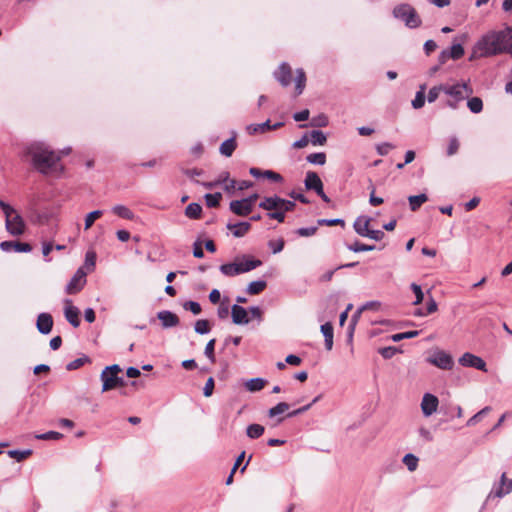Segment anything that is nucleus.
Returning a JSON list of instances; mask_svg holds the SVG:
<instances>
[{
	"instance_id": "nucleus-35",
	"label": "nucleus",
	"mask_w": 512,
	"mask_h": 512,
	"mask_svg": "<svg viewBox=\"0 0 512 512\" xmlns=\"http://www.w3.org/2000/svg\"><path fill=\"white\" fill-rule=\"evenodd\" d=\"M467 107L472 113H480L483 109V102L479 97H472L467 101Z\"/></svg>"
},
{
	"instance_id": "nucleus-2",
	"label": "nucleus",
	"mask_w": 512,
	"mask_h": 512,
	"mask_svg": "<svg viewBox=\"0 0 512 512\" xmlns=\"http://www.w3.org/2000/svg\"><path fill=\"white\" fill-rule=\"evenodd\" d=\"M506 29L489 31L473 46L470 60L508 53Z\"/></svg>"
},
{
	"instance_id": "nucleus-6",
	"label": "nucleus",
	"mask_w": 512,
	"mask_h": 512,
	"mask_svg": "<svg viewBox=\"0 0 512 512\" xmlns=\"http://www.w3.org/2000/svg\"><path fill=\"white\" fill-rule=\"evenodd\" d=\"M295 202L283 199L277 195L264 197L259 203V207L268 211H292L295 208Z\"/></svg>"
},
{
	"instance_id": "nucleus-15",
	"label": "nucleus",
	"mask_w": 512,
	"mask_h": 512,
	"mask_svg": "<svg viewBox=\"0 0 512 512\" xmlns=\"http://www.w3.org/2000/svg\"><path fill=\"white\" fill-rule=\"evenodd\" d=\"M229 209L235 215L245 217L252 212L253 207L243 198L240 200L231 201L229 204Z\"/></svg>"
},
{
	"instance_id": "nucleus-64",
	"label": "nucleus",
	"mask_w": 512,
	"mask_h": 512,
	"mask_svg": "<svg viewBox=\"0 0 512 512\" xmlns=\"http://www.w3.org/2000/svg\"><path fill=\"white\" fill-rule=\"evenodd\" d=\"M214 379L212 377L208 378V380L205 383V386L203 388V394L205 397H209L212 395L214 390Z\"/></svg>"
},
{
	"instance_id": "nucleus-58",
	"label": "nucleus",
	"mask_w": 512,
	"mask_h": 512,
	"mask_svg": "<svg viewBox=\"0 0 512 512\" xmlns=\"http://www.w3.org/2000/svg\"><path fill=\"white\" fill-rule=\"evenodd\" d=\"M317 229L316 226L302 227L296 230V234L301 237H310L316 233Z\"/></svg>"
},
{
	"instance_id": "nucleus-11",
	"label": "nucleus",
	"mask_w": 512,
	"mask_h": 512,
	"mask_svg": "<svg viewBox=\"0 0 512 512\" xmlns=\"http://www.w3.org/2000/svg\"><path fill=\"white\" fill-rule=\"evenodd\" d=\"M85 283L86 272L83 270V268H79L67 284L66 292L68 294H75L83 288Z\"/></svg>"
},
{
	"instance_id": "nucleus-55",
	"label": "nucleus",
	"mask_w": 512,
	"mask_h": 512,
	"mask_svg": "<svg viewBox=\"0 0 512 512\" xmlns=\"http://www.w3.org/2000/svg\"><path fill=\"white\" fill-rule=\"evenodd\" d=\"M395 146L389 142H383L376 146L377 153L381 156L387 155Z\"/></svg>"
},
{
	"instance_id": "nucleus-27",
	"label": "nucleus",
	"mask_w": 512,
	"mask_h": 512,
	"mask_svg": "<svg viewBox=\"0 0 512 512\" xmlns=\"http://www.w3.org/2000/svg\"><path fill=\"white\" fill-rule=\"evenodd\" d=\"M306 84V75L303 69L299 68L296 70L295 77V90L296 95L302 94Z\"/></svg>"
},
{
	"instance_id": "nucleus-59",
	"label": "nucleus",
	"mask_w": 512,
	"mask_h": 512,
	"mask_svg": "<svg viewBox=\"0 0 512 512\" xmlns=\"http://www.w3.org/2000/svg\"><path fill=\"white\" fill-rule=\"evenodd\" d=\"M398 349L393 346L384 347L379 350V353L384 359H390L392 358L396 353Z\"/></svg>"
},
{
	"instance_id": "nucleus-26",
	"label": "nucleus",
	"mask_w": 512,
	"mask_h": 512,
	"mask_svg": "<svg viewBox=\"0 0 512 512\" xmlns=\"http://www.w3.org/2000/svg\"><path fill=\"white\" fill-rule=\"evenodd\" d=\"M410 209L412 211H417L422 204L428 201V197L426 194L422 193L419 195H412L408 197Z\"/></svg>"
},
{
	"instance_id": "nucleus-23",
	"label": "nucleus",
	"mask_w": 512,
	"mask_h": 512,
	"mask_svg": "<svg viewBox=\"0 0 512 512\" xmlns=\"http://www.w3.org/2000/svg\"><path fill=\"white\" fill-rule=\"evenodd\" d=\"M370 221H371L370 217H367V216L358 217L353 224L355 232L362 237H366L370 230L369 229Z\"/></svg>"
},
{
	"instance_id": "nucleus-20",
	"label": "nucleus",
	"mask_w": 512,
	"mask_h": 512,
	"mask_svg": "<svg viewBox=\"0 0 512 512\" xmlns=\"http://www.w3.org/2000/svg\"><path fill=\"white\" fill-rule=\"evenodd\" d=\"M281 126H283L282 122H278V123H275L274 125H271L270 120H267L260 124H250L246 127V130H247L248 134L254 135V134H258V133H265L269 130L277 129Z\"/></svg>"
},
{
	"instance_id": "nucleus-9",
	"label": "nucleus",
	"mask_w": 512,
	"mask_h": 512,
	"mask_svg": "<svg viewBox=\"0 0 512 512\" xmlns=\"http://www.w3.org/2000/svg\"><path fill=\"white\" fill-rule=\"evenodd\" d=\"M427 362L443 370H451L454 365L452 356L444 350H435L428 358Z\"/></svg>"
},
{
	"instance_id": "nucleus-19",
	"label": "nucleus",
	"mask_w": 512,
	"mask_h": 512,
	"mask_svg": "<svg viewBox=\"0 0 512 512\" xmlns=\"http://www.w3.org/2000/svg\"><path fill=\"white\" fill-rule=\"evenodd\" d=\"M305 188L315 192H321L323 188L322 180L316 172L308 171L304 180Z\"/></svg>"
},
{
	"instance_id": "nucleus-3",
	"label": "nucleus",
	"mask_w": 512,
	"mask_h": 512,
	"mask_svg": "<svg viewBox=\"0 0 512 512\" xmlns=\"http://www.w3.org/2000/svg\"><path fill=\"white\" fill-rule=\"evenodd\" d=\"M261 265V260L253 259L248 255H242L241 257H237L232 263L222 264L219 269L223 275L234 277L254 270Z\"/></svg>"
},
{
	"instance_id": "nucleus-38",
	"label": "nucleus",
	"mask_w": 512,
	"mask_h": 512,
	"mask_svg": "<svg viewBox=\"0 0 512 512\" xmlns=\"http://www.w3.org/2000/svg\"><path fill=\"white\" fill-rule=\"evenodd\" d=\"M103 215L101 210H94L88 213L85 217V230H88L92 227L94 222Z\"/></svg>"
},
{
	"instance_id": "nucleus-34",
	"label": "nucleus",
	"mask_w": 512,
	"mask_h": 512,
	"mask_svg": "<svg viewBox=\"0 0 512 512\" xmlns=\"http://www.w3.org/2000/svg\"><path fill=\"white\" fill-rule=\"evenodd\" d=\"M425 104V86H421L420 90L416 92L415 98L412 100V107L420 109Z\"/></svg>"
},
{
	"instance_id": "nucleus-61",
	"label": "nucleus",
	"mask_w": 512,
	"mask_h": 512,
	"mask_svg": "<svg viewBox=\"0 0 512 512\" xmlns=\"http://www.w3.org/2000/svg\"><path fill=\"white\" fill-rule=\"evenodd\" d=\"M263 177H265L273 182H282L283 181V177L279 173H276L272 170H265L263 172Z\"/></svg>"
},
{
	"instance_id": "nucleus-29",
	"label": "nucleus",
	"mask_w": 512,
	"mask_h": 512,
	"mask_svg": "<svg viewBox=\"0 0 512 512\" xmlns=\"http://www.w3.org/2000/svg\"><path fill=\"white\" fill-rule=\"evenodd\" d=\"M112 212L119 216L120 218H123V219H127V220H132L134 219V213L126 206L124 205H115L113 208H112Z\"/></svg>"
},
{
	"instance_id": "nucleus-63",
	"label": "nucleus",
	"mask_w": 512,
	"mask_h": 512,
	"mask_svg": "<svg viewBox=\"0 0 512 512\" xmlns=\"http://www.w3.org/2000/svg\"><path fill=\"white\" fill-rule=\"evenodd\" d=\"M217 315H218V317L220 319H226L228 317V315H229V306H228V304L225 301H223L219 305V307L217 309Z\"/></svg>"
},
{
	"instance_id": "nucleus-32",
	"label": "nucleus",
	"mask_w": 512,
	"mask_h": 512,
	"mask_svg": "<svg viewBox=\"0 0 512 512\" xmlns=\"http://www.w3.org/2000/svg\"><path fill=\"white\" fill-rule=\"evenodd\" d=\"M264 431V426L260 424H250L246 429V434L251 439H257L263 435Z\"/></svg>"
},
{
	"instance_id": "nucleus-25",
	"label": "nucleus",
	"mask_w": 512,
	"mask_h": 512,
	"mask_svg": "<svg viewBox=\"0 0 512 512\" xmlns=\"http://www.w3.org/2000/svg\"><path fill=\"white\" fill-rule=\"evenodd\" d=\"M237 148L236 143V133H233V136L227 140H225L219 148L220 153L225 157L232 156L233 152Z\"/></svg>"
},
{
	"instance_id": "nucleus-30",
	"label": "nucleus",
	"mask_w": 512,
	"mask_h": 512,
	"mask_svg": "<svg viewBox=\"0 0 512 512\" xmlns=\"http://www.w3.org/2000/svg\"><path fill=\"white\" fill-rule=\"evenodd\" d=\"M202 207L198 203H190L185 208V215L190 219H199L201 217Z\"/></svg>"
},
{
	"instance_id": "nucleus-43",
	"label": "nucleus",
	"mask_w": 512,
	"mask_h": 512,
	"mask_svg": "<svg viewBox=\"0 0 512 512\" xmlns=\"http://www.w3.org/2000/svg\"><path fill=\"white\" fill-rule=\"evenodd\" d=\"M89 361H90V359L87 356L77 358V359L69 362L66 366V369L68 371L76 370V369L82 367L85 363H88Z\"/></svg>"
},
{
	"instance_id": "nucleus-28",
	"label": "nucleus",
	"mask_w": 512,
	"mask_h": 512,
	"mask_svg": "<svg viewBox=\"0 0 512 512\" xmlns=\"http://www.w3.org/2000/svg\"><path fill=\"white\" fill-rule=\"evenodd\" d=\"M266 380L263 378H252L245 383V387L250 392H257L264 388Z\"/></svg>"
},
{
	"instance_id": "nucleus-40",
	"label": "nucleus",
	"mask_w": 512,
	"mask_h": 512,
	"mask_svg": "<svg viewBox=\"0 0 512 512\" xmlns=\"http://www.w3.org/2000/svg\"><path fill=\"white\" fill-rule=\"evenodd\" d=\"M221 198H222V195L219 192H216L213 194H210V193L206 194L205 195L206 205L210 208H215V207L219 206Z\"/></svg>"
},
{
	"instance_id": "nucleus-8",
	"label": "nucleus",
	"mask_w": 512,
	"mask_h": 512,
	"mask_svg": "<svg viewBox=\"0 0 512 512\" xmlns=\"http://www.w3.org/2000/svg\"><path fill=\"white\" fill-rule=\"evenodd\" d=\"M443 92L451 98L464 100L472 93V88L465 82L456 84H442Z\"/></svg>"
},
{
	"instance_id": "nucleus-7",
	"label": "nucleus",
	"mask_w": 512,
	"mask_h": 512,
	"mask_svg": "<svg viewBox=\"0 0 512 512\" xmlns=\"http://www.w3.org/2000/svg\"><path fill=\"white\" fill-rule=\"evenodd\" d=\"M5 227L12 236H20L25 231V222L22 216L14 209V213L5 216Z\"/></svg>"
},
{
	"instance_id": "nucleus-42",
	"label": "nucleus",
	"mask_w": 512,
	"mask_h": 512,
	"mask_svg": "<svg viewBox=\"0 0 512 512\" xmlns=\"http://www.w3.org/2000/svg\"><path fill=\"white\" fill-rule=\"evenodd\" d=\"M9 456L11 458H14L16 459L18 462L26 459L27 457H29L31 454H32V450L30 449H27V450H10L8 452Z\"/></svg>"
},
{
	"instance_id": "nucleus-37",
	"label": "nucleus",
	"mask_w": 512,
	"mask_h": 512,
	"mask_svg": "<svg viewBox=\"0 0 512 512\" xmlns=\"http://www.w3.org/2000/svg\"><path fill=\"white\" fill-rule=\"evenodd\" d=\"M194 330L197 334L204 335L209 333L210 325L209 321L205 319H199L195 322Z\"/></svg>"
},
{
	"instance_id": "nucleus-60",
	"label": "nucleus",
	"mask_w": 512,
	"mask_h": 512,
	"mask_svg": "<svg viewBox=\"0 0 512 512\" xmlns=\"http://www.w3.org/2000/svg\"><path fill=\"white\" fill-rule=\"evenodd\" d=\"M96 263V254L93 251H88L85 255V266L88 269H93Z\"/></svg>"
},
{
	"instance_id": "nucleus-1",
	"label": "nucleus",
	"mask_w": 512,
	"mask_h": 512,
	"mask_svg": "<svg viewBox=\"0 0 512 512\" xmlns=\"http://www.w3.org/2000/svg\"><path fill=\"white\" fill-rule=\"evenodd\" d=\"M70 148L64 149L60 154H56L49 147L42 143L32 144L28 149L34 168L42 174H60L63 167L59 161L62 155H67Z\"/></svg>"
},
{
	"instance_id": "nucleus-44",
	"label": "nucleus",
	"mask_w": 512,
	"mask_h": 512,
	"mask_svg": "<svg viewBox=\"0 0 512 512\" xmlns=\"http://www.w3.org/2000/svg\"><path fill=\"white\" fill-rule=\"evenodd\" d=\"M491 410V407L489 406H486L484 407L483 409H481L479 412H477L475 415H473L468 421H467V426H473L475 425L478 421L481 420V418L485 415H487Z\"/></svg>"
},
{
	"instance_id": "nucleus-47",
	"label": "nucleus",
	"mask_w": 512,
	"mask_h": 512,
	"mask_svg": "<svg viewBox=\"0 0 512 512\" xmlns=\"http://www.w3.org/2000/svg\"><path fill=\"white\" fill-rule=\"evenodd\" d=\"M348 249L357 253V252L372 251L375 249V246L363 244V243L356 241L354 244L349 245Z\"/></svg>"
},
{
	"instance_id": "nucleus-62",
	"label": "nucleus",
	"mask_w": 512,
	"mask_h": 512,
	"mask_svg": "<svg viewBox=\"0 0 512 512\" xmlns=\"http://www.w3.org/2000/svg\"><path fill=\"white\" fill-rule=\"evenodd\" d=\"M321 332L325 338H333L334 332H333V326L330 322L324 323L321 325Z\"/></svg>"
},
{
	"instance_id": "nucleus-24",
	"label": "nucleus",
	"mask_w": 512,
	"mask_h": 512,
	"mask_svg": "<svg viewBox=\"0 0 512 512\" xmlns=\"http://www.w3.org/2000/svg\"><path fill=\"white\" fill-rule=\"evenodd\" d=\"M227 229L232 232L235 237H243L251 228V224L249 222H239V223H228Z\"/></svg>"
},
{
	"instance_id": "nucleus-39",
	"label": "nucleus",
	"mask_w": 512,
	"mask_h": 512,
	"mask_svg": "<svg viewBox=\"0 0 512 512\" xmlns=\"http://www.w3.org/2000/svg\"><path fill=\"white\" fill-rule=\"evenodd\" d=\"M307 161L315 165H324L326 162V154L323 152L312 153L307 156Z\"/></svg>"
},
{
	"instance_id": "nucleus-53",
	"label": "nucleus",
	"mask_w": 512,
	"mask_h": 512,
	"mask_svg": "<svg viewBox=\"0 0 512 512\" xmlns=\"http://www.w3.org/2000/svg\"><path fill=\"white\" fill-rule=\"evenodd\" d=\"M183 307L185 310L192 312L194 315L200 314L202 310L200 304L192 300L185 302Z\"/></svg>"
},
{
	"instance_id": "nucleus-18",
	"label": "nucleus",
	"mask_w": 512,
	"mask_h": 512,
	"mask_svg": "<svg viewBox=\"0 0 512 512\" xmlns=\"http://www.w3.org/2000/svg\"><path fill=\"white\" fill-rule=\"evenodd\" d=\"M0 249L4 252H30L32 246L28 243L16 242V241H3L0 243Z\"/></svg>"
},
{
	"instance_id": "nucleus-31",
	"label": "nucleus",
	"mask_w": 512,
	"mask_h": 512,
	"mask_svg": "<svg viewBox=\"0 0 512 512\" xmlns=\"http://www.w3.org/2000/svg\"><path fill=\"white\" fill-rule=\"evenodd\" d=\"M266 286L267 283L264 280L253 281L247 286L246 292L250 295H256L261 293Z\"/></svg>"
},
{
	"instance_id": "nucleus-17",
	"label": "nucleus",
	"mask_w": 512,
	"mask_h": 512,
	"mask_svg": "<svg viewBox=\"0 0 512 512\" xmlns=\"http://www.w3.org/2000/svg\"><path fill=\"white\" fill-rule=\"evenodd\" d=\"M36 327L41 334H49L53 327L52 316L49 313H40L37 317Z\"/></svg>"
},
{
	"instance_id": "nucleus-16",
	"label": "nucleus",
	"mask_w": 512,
	"mask_h": 512,
	"mask_svg": "<svg viewBox=\"0 0 512 512\" xmlns=\"http://www.w3.org/2000/svg\"><path fill=\"white\" fill-rule=\"evenodd\" d=\"M157 318L160 320L162 327L165 329L175 327L180 322L179 317L169 310L159 311L157 313Z\"/></svg>"
},
{
	"instance_id": "nucleus-4",
	"label": "nucleus",
	"mask_w": 512,
	"mask_h": 512,
	"mask_svg": "<svg viewBox=\"0 0 512 512\" xmlns=\"http://www.w3.org/2000/svg\"><path fill=\"white\" fill-rule=\"evenodd\" d=\"M122 371L118 364H113L105 367L101 374L102 392H106L118 387H123L126 382L125 379L118 374Z\"/></svg>"
},
{
	"instance_id": "nucleus-48",
	"label": "nucleus",
	"mask_w": 512,
	"mask_h": 512,
	"mask_svg": "<svg viewBox=\"0 0 512 512\" xmlns=\"http://www.w3.org/2000/svg\"><path fill=\"white\" fill-rule=\"evenodd\" d=\"M328 117L325 114H320L311 119L310 125L313 127H326L328 125Z\"/></svg>"
},
{
	"instance_id": "nucleus-41",
	"label": "nucleus",
	"mask_w": 512,
	"mask_h": 512,
	"mask_svg": "<svg viewBox=\"0 0 512 512\" xmlns=\"http://www.w3.org/2000/svg\"><path fill=\"white\" fill-rule=\"evenodd\" d=\"M289 404L286 402H280L276 406L272 407L268 411L269 417H275L277 415H280L284 412H286L289 409Z\"/></svg>"
},
{
	"instance_id": "nucleus-57",
	"label": "nucleus",
	"mask_w": 512,
	"mask_h": 512,
	"mask_svg": "<svg viewBox=\"0 0 512 512\" xmlns=\"http://www.w3.org/2000/svg\"><path fill=\"white\" fill-rule=\"evenodd\" d=\"M440 92H443L442 85L432 87L428 92V96H427L428 102L432 103V102L436 101Z\"/></svg>"
},
{
	"instance_id": "nucleus-51",
	"label": "nucleus",
	"mask_w": 512,
	"mask_h": 512,
	"mask_svg": "<svg viewBox=\"0 0 512 512\" xmlns=\"http://www.w3.org/2000/svg\"><path fill=\"white\" fill-rule=\"evenodd\" d=\"M215 342L216 340L215 339H211L210 341H208V343L206 344V347H205V350H204V354L205 356L212 362L214 363L215 362V354H214V347H215Z\"/></svg>"
},
{
	"instance_id": "nucleus-21",
	"label": "nucleus",
	"mask_w": 512,
	"mask_h": 512,
	"mask_svg": "<svg viewBox=\"0 0 512 512\" xmlns=\"http://www.w3.org/2000/svg\"><path fill=\"white\" fill-rule=\"evenodd\" d=\"M231 316L233 323L237 325H245L250 322L247 310L237 304L231 307Z\"/></svg>"
},
{
	"instance_id": "nucleus-56",
	"label": "nucleus",
	"mask_w": 512,
	"mask_h": 512,
	"mask_svg": "<svg viewBox=\"0 0 512 512\" xmlns=\"http://www.w3.org/2000/svg\"><path fill=\"white\" fill-rule=\"evenodd\" d=\"M459 146L460 144L458 139L456 137H451L447 148V155H455L458 152Z\"/></svg>"
},
{
	"instance_id": "nucleus-50",
	"label": "nucleus",
	"mask_w": 512,
	"mask_h": 512,
	"mask_svg": "<svg viewBox=\"0 0 512 512\" xmlns=\"http://www.w3.org/2000/svg\"><path fill=\"white\" fill-rule=\"evenodd\" d=\"M284 244H285V242L282 238L277 239V240H270L268 242V246L271 249L272 253H274V254L281 252L284 248Z\"/></svg>"
},
{
	"instance_id": "nucleus-49",
	"label": "nucleus",
	"mask_w": 512,
	"mask_h": 512,
	"mask_svg": "<svg viewBox=\"0 0 512 512\" xmlns=\"http://www.w3.org/2000/svg\"><path fill=\"white\" fill-rule=\"evenodd\" d=\"M410 287H411L413 293L415 294V301L413 302V304L414 305L421 304L424 299V293L421 289V286L416 283H412Z\"/></svg>"
},
{
	"instance_id": "nucleus-33",
	"label": "nucleus",
	"mask_w": 512,
	"mask_h": 512,
	"mask_svg": "<svg viewBox=\"0 0 512 512\" xmlns=\"http://www.w3.org/2000/svg\"><path fill=\"white\" fill-rule=\"evenodd\" d=\"M309 141L313 145H324L327 141L326 135L320 130H313L310 132Z\"/></svg>"
},
{
	"instance_id": "nucleus-5",
	"label": "nucleus",
	"mask_w": 512,
	"mask_h": 512,
	"mask_svg": "<svg viewBox=\"0 0 512 512\" xmlns=\"http://www.w3.org/2000/svg\"><path fill=\"white\" fill-rule=\"evenodd\" d=\"M393 15L395 18L402 20L408 28H417L422 21L416 10L409 4H401L394 8Z\"/></svg>"
},
{
	"instance_id": "nucleus-36",
	"label": "nucleus",
	"mask_w": 512,
	"mask_h": 512,
	"mask_svg": "<svg viewBox=\"0 0 512 512\" xmlns=\"http://www.w3.org/2000/svg\"><path fill=\"white\" fill-rule=\"evenodd\" d=\"M418 461L419 459L414 454L411 453H408L403 457V463L406 465L407 469L410 472H413L417 469Z\"/></svg>"
},
{
	"instance_id": "nucleus-46",
	"label": "nucleus",
	"mask_w": 512,
	"mask_h": 512,
	"mask_svg": "<svg viewBox=\"0 0 512 512\" xmlns=\"http://www.w3.org/2000/svg\"><path fill=\"white\" fill-rule=\"evenodd\" d=\"M419 335V331L413 330V331H407L402 333H397L391 336L392 341L399 342L403 339H409L414 338Z\"/></svg>"
},
{
	"instance_id": "nucleus-10",
	"label": "nucleus",
	"mask_w": 512,
	"mask_h": 512,
	"mask_svg": "<svg viewBox=\"0 0 512 512\" xmlns=\"http://www.w3.org/2000/svg\"><path fill=\"white\" fill-rule=\"evenodd\" d=\"M459 364L463 367H472L483 372H487L485 361L472 353L466 352L459 358Z\"/></svg>"
},
{
	"instance_id": "nucleus-22",
	"label": "nucleus",
	"mask_w": 512,
	"mask_h": 512,
	"mask_svg": "<svg viewBox=\"0 0 512 512\" xmlns=\"http://www.w3.org/2000/svg\"><path fill=\"white\" fill-rule=\"evenodd\" d=\"M512 491V479L506 483V474L503 473L499 485L494 488L489 496L501 498Z\"/></svg>"
},
{
	"instance_id": "nucleus-45",
	"label": "nucleus",
	"mask_w": 512,
	"mask_h": 512,
	"mask_svg": "<svg viewBox=\"0 0 512 512\" xmlns=\"http://www.w3.org/2000/svg\"><path fill=\"white\" fill-rule=\"evenodd\" d=\"M448 53L450 58L458 60L464 55V48L461 44H453Z\"/></svg>"
},
{
	"instance_id": "nucleus-13",
	"label": "nucleus",
	"mask_w": 512,
	"mask_h": 512,
	"mask_svg": "<svg viewBox=\"0 0 512 512\" xmlns=\"http://www.w3.org/2000/svg\"><path fill=\"white\" fill-rule=\"evenodd\" d=\"M274 78L283 86L287 87L291 83L292 70L288 63L283 62L273 73Z\"/></svg>"
},
{
	"instance_id": "nucleus-12",
	"label": "nucleus",
	"mask_w": 512,
	"mask_h": 512,
	"mask_svg": "<svg viewBox=\"0 0 512 512\" xmlns=\"http://www.w3.org/2000/svg\"><path fill=\"white\" fill-rule=\"evenodd\" d=\"M438 405L439 400L435 395L431 393H425L423 395L421 401V410L425 417H429L435 413L437 411Z\"/></svg>"
},
{
	"instance_id": "nucleus-14",
	"label": "nucleus",
	"mask_w": 512,
	"mask_h": 512,
	"mask_svg": "<svg viewBox=\"0 0 512 512\" xmlns=\"http://www.w3.org/2000/svg\"><path fill=\"white\" fill-rule=\"evenodd\" d=\"M64 304H65L64 315H65L66 320L73 327L77 328L80 325L79 309L72 305V301L70 299H65Z\"/></svg>"
},
{
	"instance_id": "nucleus-54",
	"label": "nucleus",
	"mask_w": 512,
	"mask_h": 512,
	"mask_svg": "<svg viewBox=\"0 0 512 512\" xmlns=\"http://www.w3.org/2000/svg\"><path fill=\"white\" fill-rule=\"evenodd\" d=\"M62 437L63 435L56 431H48L46 433L36 435V438L41 440H59Z\"/></svg>"
},
{
	"instance_id": "nucleus-52",
	"label": "nucleus",
	"mask_w": 512,
	"mask_h": 512,
	"mask_svg": "<svg viewBox=\"0 0 512 512\" xmlns=\"http://www.w3.org/2000/svg\"><path fill=\"white\" fill-rule=\"evenodd\" d=\"M362 312H363L362 308L359 307L357 309V311L351 317V321H350V324H349V336H350V338H352L353 331L355 329V326H356L357 322L359 321V319L361 317Z\"/></svg>"
}]
</instances>
